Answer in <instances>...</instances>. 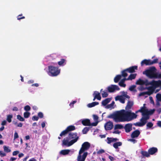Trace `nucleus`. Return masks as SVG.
I'll use <instances>...</instances> for the list:
<instances>
[{"label":"nucleus","instance_id":"nucleus-55","mask_svg":"<svg viewBox=\"0 0 161 161\" xmlns=\"http://www.w3.org/2000/svg\"><path fill=\"white\" fill-rule=\"evenodd\" d=\"M155 111L154 109H153L148 111V115H151L153 114Z\"/></svg>","mask_w":161,"mask_h":161},{"label":"nucleus","instance_id":"nucleus-64","mask_svg":"<svg viewBox=\"0 0 161 161\" xmlns=\"http://www.w3.org/2000/svg\"><path fill=\"white\" fill-rule=\"evenodd\" d=\"M16 158H14V157H11L10 159V161H14L16 159Z\"/></svg>","mask_w":161,"mask_h":161},{"label":"nucleus","instance_id":"nucleus-34","mask_svg":"<svg viewBox=\"0 0 161 161\" xmlns=\"http://www.w3.org/2000/svg\"><path fill=\"white\" fill-rule=\"evenodd\" d=\"M90 128L89 127H86L84 128L82 130V133L83 134H86L88 131L89 130Z\"/></svg>","mask_w":161,"mask_h":161},{"label":"nucleus","instance_id":"nucleus-51","mask_svg":"<svg viewBox=\"0 0 161 161\" xmlns=\"http://www.w3.org/2000/svg\"><path fill=\"white\" fill-rule=\"evenodd\" d=\"M105 152V151L103 149H100L97 152V154H102Z\"/></svg>","mask_w":161,"mask_h":161},{"label":"nucleus","instance_id":"nucleus-31","mask_svg":"<svg viewBox=\"0 0 161 161\" xmlns=\"http://www.w3.org/2000/svg\"><path fill=\"white\" fill-rule=\"evenodd\" d=\"M136 87V86L135 85H133L129 87V90L130 91L136 92L137 91V90L135 89Z\"/></svg>","mask_w":161,"mask_h":161},{"label":"nucleus","instance_id":"nucleus-12","mask_svg":"<svg viewBox=\"0 0 161 161\" xmlns=\"http://www.w3.org/2000/svg\"><path fill=\"white\" fill-rule=\"evenodd\" d=\"M132 125L131 123H128L126 124L124 127L125 131L128 133L131 131L132 130Z\"/></svg>","mask_w":161,"mask_h":161},{"label":"nucleus","instance_id":"nucleus-33","mask_svg":"<svg viewBox=\"0 0 161 161\" xmlns=\"http://www.w3.org/2000/svg\"><path fill=\"white\" fill-rule=\"evenodd\" d=\"M124 127L121 124H116L115 125L114 127V130L117 129H122Z\"/></svg>","mask_w":161,"mask_h":161},{"label":"nucleus","instance_id":"nucleus-35","mask_svg":"<svg viewBox=\"0 0 161 161\" xmlns=\"http://www.w3.org/2000/svg\"><path fill=\"white\" fill-rule=\"evenodd\" d=\"M142 115L143 116L149 117L148 115V110L147 109H146L142 113Z\"/></svg>","mask_w":161,"mask_h":161},{"label":"nucleus","instance_id":"nucleus-41","mask_svg":"<svg viewBox=\"0 0 161 161\" xmlns=\"http://www.w3.org/2000/svg\"><path fill=\"white\" fill-rule=\"evenodd\" d=\"M119 85L121 86L124 87H125L126 86V84L124 83V81H123V80H121L119 83Z\"/></svg>","mask_w":161,"mask_h":161},{"label":"nucleus","instance_id":"nucleus-58","mask_svg":"<svg viewBox=\"0 0 161 161\" xmlns=\"http://www.w3.org/2000/svg\"><path fill=\"white\" fill-rule=\"evenodd\" d=\"M147 94H148V92H142L140 93L139 94V96H144L145 95Z\"/></svg>","mask_w":161,"mask_h":161},{"label":"nucleus","instance_id":"nucleus-13","mask_svg":"<svg viewBox=\"0 0 161 161\" xmlns=\"http://www.w3.org/2000/svg\"><path fill=\"white\" fill-rule=\"evenodd\" d=\"M140 134L139 130H136L132 132L131 134V137L133 138L137 137Z\"/></svg>","mask_w":161,"mask_h":161},{"label":"nucleus","instance_id":"nucleus-36","mask_svg":"<svg viewBox=\"0 0 161 161\" xmlns=\"http://www.w3.org/2000/svg\"><path fill=\"white\" fill-rule=\"evenodd\" d=\"M153 124L152 122H148L147 124L146 129H148L152 128L153 126Z\"/></svg>","mask_w":161,"mask_h":161},{"label":"nucleus","instance_id":"nucleus-52","mask_svg":"<svg viewBox=\"0 0 161 161\" xmlns=\"http://www.w3.org/2000/svg\"><path fill=\"white\" fill-rule=\"evenodd\" d=\"M39 119V117L36 116H34L32 117V119L34 121H37Z\"/></svg>","mask_w":161,"mask_h":161},{"label":"nucleus","instance_id":"nucleus-59","mask_svg":"<svg viewBox=\"0 0 161 161\" xmlns=\"http://www.w3.org/2000/svg\"><path fill=\"white\" fill-rule=\"evenodd\" d=\"M93 116L94 119L97 121L98 119V117L96 115H93Z\"/></svg>","mask_w":161,"mask_h":161},{"label":"nucleus","instance_id":"nucleus-38","mask_svg":"<svg viewBox=\"0 0 161 161\" xmlns=\"http://www.w3.org/2000/svg\"><path fill=\"white\" fill-rule=\"evenodd\" d=\"M3 149L4 151L5 152H6L7 153H9L11 151V150L9 148V147H7L5 146H3Z\"/></svg>","mask_w":161,"mask_h":161},{"label":"nucleus","instance_id":"nucleus-8","mask_svg":"<svg viewBox=\"0 0 161 161\" xmlns=\"http://www.w3.org/2000/svg\"><path fill=\"white\" fill-rule=\"evenodd\" d=\"M108 90L109 92H114L115 90L119 91L120 90L119 87L116 85H112L108 87Z\"/></svg>","mask_w":161,"mask_h":161},{"label":"nucleus","instance_id":"nucleus-40","mask_svg":"<svg viewBox=\"0 0 161 161\" xmlns=\"http://www.w3.org/2000/svg\"><path fill=\"white\" fill-rule=\"evenodd\" d=\"M30 115V113L28 112H25L24 113V116L25 118H28L29 117Z\"/></svg>","mask_w":161,"mask_h":161},{"label":"nucleus","instance_id":"nucleus-19","mask_svg":"<svg viewBox=\"0 0 161 161\" xmlns=\"http://www.w3.org/2000/svg\"><path fill=\"white\" fill-rule=\"evenodd\" d=\"M133 105V103L132 101H128L127 104L125 107V109L126 110H128L130 109Z\"/></svg>","mask_w":161,"mask_h":161},{"label":"nucleus","instance_id":"nucleus-29","mask_svg":"<svg viewBox=\"0 0 161 161\" xmlns=\"http://www.w3.org/2000/svg\"><path fill=\"white\" fill-rule=\"evenodd\" d=\"M66 60L64 59H61L58 62V64L59 66H63L66 64Z\"/></svg>","mask_w":161,"mask_h":161},{"label":"nucleus","instance_id":"nucleus-48","mask_svg":"<svg viewBox=\"0 0 161 161\" xmlns=\"http://www.w3.org/2000/svg\"><path fill=\"white\" fill-rule=\"evenodd\" d=\"M6 155V153L3 152L2 151H0V156L2 157H3Z\"/></svg>","mask_w":161,"mask_h":161},{"label":"nucleus","instance_id":"nucleus-26","mask_svg":"<svg viewBox=\"0 0 161 161\" xmlns=\"http://www.w3.org/2000/svg\"><path fill=\"white\" fill-rule=\"evenodd\" d=\"M98 104H99L98 102H93L92 103L88 104L87 105V106L89 108H92V107L95 106L96 105H97Z\"/></svg>","mask_w":161,"mask_h":161},{"label":"nucleus","instance_id":"nucleus-15","mask_svg":"<svg viewBox=\"0 0 161 161\" xmlns=\"http://www.w3.org/2000/svg\"><path fill=\"white\" fill-rule=\"evenodd\" d=\"M116 101L119 100L120 102L122 103H125V98L122 95L117 96L115 97Z\"/></svg>","mask_w":161,"mask_h":161},{"label":"nucleus","instance_id":"nucleus-28","mask_svg":"<svg viewBox=\"0 0 161 161\" xmlns=\"http://www.w3.org/2000/svg\"><path fill=\"white\" fill-rule=\"evenodd\" d=\"M122 143L121 142H118L114 143L113 145V146L115 148L117 149L118 148V146H120L122 145Z\"/></svg>","mask_w":161,"mask_h":161},{"label":"nucleus","instance_id":"nucleus-63","mask_svg":"<svg viewBox=\"0 0 161 161\" xmlns=\"http://www.w3.org/2000/svg\"><path fill=\"white\" fill-rule=\"evenodd\" d=\"M146 108L144 107H142L140 109V111H141V113H142L145 110Z\"/></svg>","mask_w":161,"mask_h":161},{"label":"nucleus","instance_id":"nucleus-25","mask_svg":"<svg viewBox=\"0 0 161 161\" xmlns=\"http://www.w3.org/2000/svg\"><path fill=\"white\" fill-rule=\"evenodd\" d=\"M66 129L68 132L69 131L75 130V128L74 126L73 125H70L68 126Z\"/></svg>","mask_w":161,"mask_h":161},{"label":"nucleus","instance_id":"nucleus-24","mask_svg":"<svg viewBox=\"0 0 161 161\" xmlns=\"http://www.w3.org/2000/svg\"><path fill=\"white\" fill-rule=\"evenodd\" d=\"M137 75L136 74H131L129 77L127 78V80H132L135 79Z\"/></svg>","mask_w":161,"mask_h":161},{"label":"nucleus","instance_id":"nucleus-7","mask_svg":"<svg viewBox=\"0 0 161 161\" xmlns=\"http://www.w3.org/2000/svg\"><path fill=\"white\" fill-rule=\"evenodd\" d=\"M151 85L154 89L160 87L161 88V80L158 81L153 80L149 82V85Z\"/></svg>","mask_w":161,"mask_h":161},{"label":"nucleus","instance_id":"nucleus-23","mask_svg":"<svg viewBox=\"0 0 161 161\" xmlns=\"http://www.w3.org/2000/svg\"><path fill=\"white\" fill-rule=\"evenodd\" d=\"M70 152L69 149L62 150L60 152V153L62 155H65L68 154Z\"/></svg>","mask_w":161,"mask_h":161},{"label":"nucleus","instance_id":"nucleus-18","mask_svg":"<svg viewBox=\"0 0 161 161\" xmlns=\"http://www.w3.org/2000/svg\"><path fill=\"white\" fill-rule=\"evenodd\" d=\"M77 133L76 132L75 133H70L68 135V137L69 139H76L77 137L79 138V137L78 136H77Z\"/></svg>","mask_w":161,"mask_h":161},{"label":"nucleus","instance_id":"nucleus-61","mask_svg":"<svg viewBox=\"0 0 161 161\" xmlns=\"http://www.w3.org/2000/svg\"><path fill=\"white\" fill-rule=\"evenodd\" d=\"M157 125L158 127L161 128V121H158L157 123Z\"/></svg>","mask_w":161,"mask_h":161},{"label":"nucleus","instance_id":"nucleus-37","mask_svg":"<svg viewBox=\"0 0 161 161\" xmlns=\"http://www.w3.org/2000/svg\"><path fill=\"white\" fill-rule=\"evenodd\" d=\"M13 118V115L12 114L8 115L7 116V120L9 123H10L12 121V118Z\"/></svg>","mask_w":161,"mask_h":161},{"label":"nucleus","instance_id":"nucleus-16","mask_svg":"<svg viewBox=\"0 0 161 161\" xmlns=\"http://www.w3.org/2000/svg\"><path fill=\"white\" fill-rule=\"evenodd\" d=\"M158 149L156 147H152L150 148L148 150V152L150 155H153L157 152Z\"/></svg>","mask_w":161,"mask_h":161},{"label":"nucleus","instance_id":"nucleus-6","mask_svg":"<svg viewBox=\"0 0 161 161\" xmlns=\"http://www.w3.org/2000/svg\"><path fill=\"white\" fill-rule=\"evenodd\" d=\"M90 144L88 142H84L82 145V147L79 151V154H81L90 147Z\"/></svg>","mask_w":161,"mask_h":161},{"label":"nucleus","instance_id":"nucleus-9","mask_svg":"<svg viewBox=\"0 0 161 161\" xmlns=\"http://www.w3.org/2000/svg\"><path fill=\"white\" fill-rule=\"evenodd\" d=\"M149 82L147 80H144L141 79H139L136 82V84L137 85H145L146 86L149 85Z\"/></svg>","mask_w":161,"mask_h":161},{"label":"nucleus","instance_id":"nucleus-30","mask_svg":"<svg viewBox=\"0 0 161 161\" xmlns=\"http://www.w3.org/2000/svg\"><path fill=\"white\" fill-rule=\"evenodd\" d=\"M143 156L147 157H149L150 155L148 152L145 151H142L141 152Z\"/></svg>","mask_w":161,"mask_h":161},{"label":"nucleus","instance_id":"nucleus-3","mask_svg":"<svg viewBox=\"0 0 161 161\" xmlns=\"http://www.w3.org/2000/svg\"><path fill=\"white\" fill-rule=\"evenodd\" d=\"M48 74L51 76H56L60 73V69L58 67H55L52 65L48 66Z\"/></svg>","mask_w":161,"mask_h":161},{"label":"nucleus","instance_id":"nucleus-2","mask_svg":"<svg viewBox=\"0 0 161 161\" xmlns=\"http://www.w3.org/2000/svg\"><path fill=\"white\" fill-rule=\"evenodd\" d=\"M156 69L154 67H152L149 69L146 70L143 72V74L146 75L150 78H157L160 77L161 73L158 74L156 73Z\"/></svg>","mask_w":161,"mask_h":161},{"label":"nucleus","instance_id":"nucleus-14","mask_svg":"<svg viewBox=\"0 0 161 161\" xmlns=\"http://www.w3.org/2000/svg\"><path fill=\"white\" fill-rule=\"evenodd\" d=\"M137 69V66H134L126 69L127 72L130 73H133L135 72V70Z\"/></svg>","mask_w":161,"mask_h":161},{"label":"nucleus","instance_id":"nucleus-57","mask_svg":"<svg viewBox=\"0 0 161 161\" xmlns=\"http://www.w3.org/2000/svg\"><path fill=\"white\" fill-rule=\"evenodd\" d=\"M107 140H108L107 143L108 144H110L111 142H112V138L107 137Z\"/></svg>","mask_w":161,"mask_h":161},{"label":"nucleus","instance_id":"nucleus-50","mask_svg":"<svg viewBox=\"0 0 161 161\" xmlns=\"http://www.w3.org/2000/svg\"><path fill=\"white\" fill-rule=\"evenodd\" d=\"M98 123V121L95 122H93L92 123H91L90 122V126H95L97 125Z\"/></svg>","mask_w":161,"mask_h":161},{"label":"nucleus","instance_id":"nucleus-62","mask_svg":"<svg viewBox=\"0 0 161 161\" xmlns=\"http://www.w3.org/2000/svg\"><path fill=\"white\" fill-rule=\"evenodd\" d=\"M120 132L119 131V130H115L113 132V133L114 134H119L120 133Z\"/></svg>","mask_w":161,"mask_h":161},{"label":"nucleus","instance_id":"nucleus-56","mask_svg":"<svg viewBox=\"0 0 161 161\" xmlns=\"http://www.w3.org/2000/svg\"><path fill=\"white\" fill-rule=\"evenodd\" d=\"M19 138V136L18 133L17 132H15L14 135V140Z\"/></svg>","mask_w":161,"mask_h":161},{"label":"nucleus","instance_id":"nucleus-27","mask_svg":"<svg viewBox=\"0 0 161 161\" xmlns=\"http://www.w3.org/2000/svg\"><path fill=\"white\" fill-rule=\"evenodd\" d=\"M121 75H117L114 78V81L115 83H117L121 79Z\"/></svg>","mask_w":161,"mask_h":161},{"label":"nucleus","instance_id":"nucleus-4","mask_svg":"<svg viewBox=\"0 0 161 161\" xmlns=\"http://www.w3.org/2000/svg\"><path fill=\"white\" fill-rule=\"evenodd\" d=\"M149 117L143 116L140 119V122L134 123L133 125L136 126L141 127L144 125L147 122V120L149 119Z\"/></svg>","mask_w":161,"mask_h":161},{"label":"nucleus","instance_id":"nucleus-17","mask_svg":"<svg viewBox=\"0 0 161 161\" xmlns=\"http://www.w3.org/2000/svg\"><path fill=\"white\" fill-rule=\"evenodd\" d=\"M81 123L84 126H90V121L89 119H84L81 121Z\"/></svg>","mask_w":161,"mask_h":161},{"label":"nucleus","instance_id":"nucleus-32","mask_svg":"<svg viewBox=\"0 0 161 161\" xmlns=\"http://www.w3.org/2000/svg\"><path fill=\"white\" fill-rule=\"evenodd\" d=\"M127 72V70H126V69L122 71L121 76H122L124 77H126L128 75Z\"/></svg>","mask_w":161,"mask_h":161},{"label":"nucleus","instance_id":"nucleus-21","mask_svg":"<svg viewBox=\"0 0 161 161\" xmlns=\"http://www.w3.org/2000/svg\"><path fill=\"white\" fill-rule=\"evenodd\" d=\"M93 95L97 100H100L101 99V97L100 96V93L96 91L94 92Z\"/></svg>","mask_w":161,"mask_h":161},{"label":"nucleus","instance_id":"nucleus-20","mask_svg":"<svg viewBox=\"0 0 161 161\" xmlns=\"http://www.w3.org/2000/svg\"><path fill=\"white\" fill-rule=\"evenodd\" d=\"M151 60L145 59L141 62V64L142 66L144 64H145L146 65H151Z\"/></svg>","mask_w":161,"mask_h":161},{"label":"nucleus","instance_id":"nucleus-44","mask_svg":"<svg viewBox=\"0 0 161 161\" xmlns=\"http://www.w3.org/2000/svg\"><path fill=\"white\" fill-rule=\"evenodd\" d=\"M114 101H112V102L111 103H110V104H108V105H107V108H111V107H112L114 105Z\"/></svg>","mask_w":161,"mask_h":161},{"label":"nucleus","instance_id":"nucleus-43","mask_svg":"<svg viewBox=\"0 0 161 161\" xmlns=\"http://www.w3.org/2000/svg\"><path fill=\"white\" fill-rule=\"evenodd\" d=\"M68 133V132L67 131L66 129L65 130H63L61 132V133L60 134V136H63L64 135L67 134Z\"/></svg>","mask_w":161,"mask_h":161},{"label":"nucleus","instance_id":"nucleus-46","mask_svg":"<svg viewBox=\"0 0 161 161\" xmlns=\"http://www.w3.org/2000/svg\"><path fill=\"white\" fill-rule=\"evenodd\" d=\"M24 109L26 111H29L31 110V107L27 105L24 107Z\"/></svg>","mask_w":161,"mask_h":161},{"label":"nucleus","instance_id":"nucleus-54","mask_svg":"<svg viewBox=\"0 0 161 161\" xmlns=\"http://www.w3.org/2000/svg\"><path fill=\"white\" fill-rule=\"evenodd\" d=\"M38 117L41 118H42L43 117V114L41 112H39L38 114Z\"/></svg>","mask_w":161,"mask_h":161},{"label":"nucleus","instance_id":"nucleus-11","mask_svg":"<svg viewBox=\"0 0 161 161\" xmlns=\"http://www.w3.org/2000/svg\"><path fill=\"white\" fill-rule=\"evenodd\" d=\"M81 154H79L77 157V161H84L88 153L87 152L84 153L82 156Z\"/></svg>","mask_w":161,"mask_h":161},{"label":"nucleus","instance_id":"nucleus-60","mask_svg":"<svg viewBox=\"0 0 161 161\" xmlns=\"http://www.w3.org/2000/svg\"><path fill=\"white\" fill-rule=\"evenodd\" d=\"M19 153V152L18 151H14L13 153V156H15L17 155Z\"/></svg>","mask_w":161,"mask_h":161},{"label":"nucleus","instance_id":"nucleus-47","mask_svg":"<svg viewBox=\"0 0 161 161\" xmlns=\"http://www.w3.org/2000/svg\"><path fill=\"white\" fill-rule=\"evenodd\" d=\"M157 100L161 102V94H158L156 96Z\"/></svg>","mask_w":161,"mask_h":161},{"label":"nucleus","instance_id":"nucleus-1","mask_svg":"<svg viewBox=\"0 0 161 161\" xmlns=\"http://www.w3.org/2000/svg\"><path fill=\"white\" fill-rule=\"evenodd\" d=\"M137 115L131 111H126L122 109L117 111L114 114H111L108 116V118H113L117 122L129 121L136 118Z\"/></svg>","mask_w":161,"mask_h":161},{"label":"nucleus","instance_id":"nucleus-39","mask_svg":"<svg viewBox=\"0 0 161 161\" xmlns=\"http://www.w3.org/2000/svg\"><path fill=\"white\" fill-rule=\"evenodd\" d=\"M17 119L21 121H25V119L22 117L20 115H17Z\"/></svg>","mask_w":161,"mask_h":161},{"label":"nucleus","instance_id":"nucleus-42","mask_svg":"<svg viewBox=\"0 0 161 161\" xmlns=\"http://www.w3.org/2000/svg\"><path fill=\"white\" fill-rule=\"evenodd\" d=\"M102 95L103 97L105 98L108 96V94L107 92L103 91V92Z\"/></svg>","mask_w":161,"mask_h":161},{"label":"nucleus","instance_id":"nucleus-53","mask_svg":"<svg viewBox=\"0 0 161 161\" xmlns=\"http://www.w3.org/2000/svg\"><path fill=\"white\" fill-rule=\"evenodd\" d=\"M22 15V14H19L18 16L17 17V19L18 20H20L21 19H24L25 18V17L24 16H22V17H20V16H21Z\"/></svg>","mask_w":161,"mask_h":161},{"label":"nucleus","instance_id":"nucleus-49","mask_svg":"<svg viewBox=\"0 0 161 161\" xmlns=\"http://www.w3.org/2000/svg\"><path fill=\"white\" fill-rule=\"evenodd\" d=\"M14 124L15 125H17V127H21L22 126L23 124L21 123H20L18 124H17V122H15L14 123Z\"/></svg>","mask_w":161,"mask_h":161},{"label":"nucleus","instance_id":"nucleus-5","mask_svg":"<svg viewBox=\"0 0 161 161\" xmlns=\"http://www.w3.org/2000/svg\"><path fill=\"white\" fill-rule=\"evenodd\" d=\"M78 139V138L77 137L76 139H73L71 140L70 142H69L68 140L64 139L62 141V146L69 147L76 142Z\"/></svg>","mask_w":161,"mask_h":161},{"label":"nucleus","instance_id":"nucleus-22","mask_svg":"<svg viewBox=\"0 0 161 161\" xmlns=\"http://www.w3.org/2000/svg\"><path fill=\"white\" fill-rule=\"evenodd\" d=\"M111 98H106L102 101V104L103 105L105 106L111 101Z\"/></svg>","mask_w":161,"mask_h":161},{"label":"nucleus","instance_id":"nucleus-10","mask_svg":"<svg viewBox=\"0 0 161 161\" xmlns=\"http://www.w3.org/2000/svg\"><path fill=\"white\" fill-rule=\"evenodd\" d=\"M113 127L112 122L109 121L106 123L104 125L105 129L106 130H110Z\"/></svg>","mask_w":161,"mask_h":161},{"label":"nucleus","instance_id":"nucleus-45","mask_svg":"<svg viewBox=\"0 0 161 161\" xmlns=\"http://www.w3.org/2000/svg\"><path fill=\"white\" fill-rule=\"evenodd\" d=\"M158 59L157 58L154 59L152 61L151 60V65H152L153 64H155V63H158Z\"/></svg>","mask_w":161,"mask_h":161}]
</instances>
